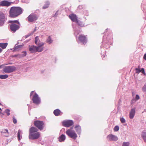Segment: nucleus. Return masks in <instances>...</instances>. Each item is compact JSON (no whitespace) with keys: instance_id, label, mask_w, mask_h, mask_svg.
Returning <instances> with one entry per match:
<instances>
[{"instance_id":"aec40b11","label":"nucleus","mask_w":146,"mask_h":146,"mask_svg":"<svg viewBox=\"0 0 146 146\" xmlns=\"http://www.w3.org/2000/svg\"><path fill=\"white\" fill-rule=\"evenodd\" d=\"M8 45V43H0V47L2 48L3 49H5Z\"/></svg>"},{"instance_id":"1a4fd4ad","label":"nucleus","mask_w":146,"mask_h":146,"mask_svg":"<svg viewBox=\"0 0 146 146\" xmlns=\"http://www.w3.org/2000/svg\"><path fill=\"white\" fill-rule=\"evenodd\" d=\"M37 19V15L33 14H30L27 17L28 21L29 22H35Z\"/></svg>"},{"instance_id":"e433bc0d","label":"nucleus","mask_w":146,"mask_h":146,"mask_svg":"<svg viewBox=\"0 0 146 146\" xmlns=\"http://www.w3.org/2000/svg\"><path fill=\"white\" fill-rule=\"evenodd\" d=\"M49 4H45L42 7L43 9H45L46 8H47L48 7Z\"/></svg>"},{"instance_id":"4be33fe9","label":"nucleus","mask_w":146,"mask_h":146,"mask_svg":"<svg viewBox=\"0 0 146 146\" xmlns=\"http://www.w3.org/2000/svg\"><path fill=\"white\" fill-rule=\"evenodd\" d=\"M141 136L145 142L146 143V132L143 131L142 134Z\"/></svg>"},{"instance_id":"393cba45","label":"nucleus","mask_w":146,"mask_h":146,"mask_svg":"<svg viewBox=\"0 0 146 146\" xmlns=\"http://www.w3.org/2000/svg\"><path fill=\"white\" fill-rule=\"evenodd\" d=\"M129 142H123L122 144V146H129Z\"/></svg>"},{"instance_id":"f257e3e1","label":"nucleus","mask_w":146,"mask_h":146,"mask_svg":"<svg viewBox=\"0 0 146 146\" xmlns=\"http://www.w3.org/2000/svg\"><path fill=\"white\" fill-rule=\"evenodd\" d=\"M23 10L19 7H11L9 11V17L15 18L23 13Z\"/></svg>"},{"instance_id":"b1692460","label":"nucleus","mask_w":146,"mask_h":146,"mask_svg":"<svg viewBox=\"0 0 146 146\" xmlns=\"http://www.w3.org/2000/svg\"><path fill=\"white\" fill-rule=\"evenodd\" d=\"M8 76V75L7 74L0 75V78L1 79H5L7 78Z\"/></svg>"},{"instance_id":"4468645a","label":"nucleus","mask_w":146,"mask_h":146,"mask_svg":"<svg viewBox=\"0 0 146 146\" xmlns=\"http://www.w3.org/2000/svg\"><path fill=\"white\" fill-rule=\"evenodd\" d=\"M69 18L72 21L75 22H78V20L76 15L72 14L69 16Z\"/></svg>"},{"instance_id":"79ce46f5","label":"nucleus","mask_w":146,"mask_h":146,"mask_svg":"<svg viewBox=\"0 0 146 146\" xmlns=\"http://www.w3.org/2000/svg\"><path fill=\"white\" fill-rule=\"evenodd\" d=\"M143 59L146 60V54H145L143 56Z\"/></svg>"},{"instance_id":"f3484780","label":"nucleus","mask_w":146,"mask_h":146,"mask_svg":"<svg viewBox=\"0 0 146 146\" xmlns=\"http://www.w3.org/2000/svg\"><path fill=\"white\" fill-rule=\"evenodd\" d=\"M118 139V138L116 136L110 134V140L116 141Z\"/></svg>"},{"instance_id":"ea45409f","label":"nucleus","mask_w":146,"mask_h":146,"mask_svg":"<svg viewBox=\"0 0 146 146\" xmlns=\"http://www.w3.org/2000/svg\"><path fill=\"white\" fill-rule=\"evenodd\" d=\"M140 72L142 73H145V70L143 68H142L140 70Z\"/></svg>"},{"instance_id":"a211bd4d","label":"nucleus","mask_w":146,"mask_h":146,"mask_svg":"<svg viewBox=\"0 0 146 146\" xmlns=\"http://www.w3.org/2000/svg\"><path fill=\"white\" fill-rule=\"evenodd\" d=\"M65 139V135L64 134H62L58 138L60 142L64 141Z\"/></svg>"},{"instance_id":"5701e85b","label":"nucleus","mask_w":146,"mask_h":146,"mask_svg":"<svg viewBox=\"0 0 146 146\" xmlns=\"http://www.w3.org/2000/svg\"><path fill=\"white\" fill-rule=\"evenodd\" d=\"M46 42L48 44H51L52 42V40L50 36H48V38L46 40Z\"/></svg>"},{"instance_id":"58836bf2","label":"nucleus","mask_w":146,"mask_h":146,"mask_svg":"<svg viewBox=\"0 0 146 146\" xmlns=\"http://www.w3.org/2000/svg\"><path fill=\"white\" fill-rule=\"evenodd\" d=\"M136 102V100L135 99H132L131 101V104H133V103H135Z\"/></svg>"},{"instance_id":"f704fd0d","label":"nucleus","mask_w":146,"mask_h":146,"mask_svg":"<svg viewBox=\"0 0 146 146\" xmlns=\"http://www.w3.org/2000/svg\"><path fill=\"white\" fill-rule=\"evenodd\" d=\"M39 38L38 37V36H36L35 38V42L36 44H37V42Z\"/></svg>"},{"instance_id":"a878e982","label":"nucleus","mask_w":146,"mask_h":146,"mask_svg":"<svg viewBox=\"0 0 146 146\" xmlns=\"http://www.w3.org/2000/svg\"><path fill=\"white\" fill-rule=\"evenodd\" d=\"M142 89L143 92L146 93V83L144 84Z\"/></svg>"},{"instance_id":"49530a36","label":"nucleus","mask_w":146,"mask_h":146,"mask_svg":"<svg viewBox=\"0 0 146 146\" xmlns=\"http://www.w3.org/2000/svg\"><path fill=\"white\" fill-rule=\"evenodd\" d=\"M2 66H0V68H1Z\"/></svg>"},{"instance_id":"a18cd8bd","label":"nucleus","mask_w":146,"mask_h":146,"mask_svg":"<svg viewBox=\"0 0 146 146\" xmlns=\"http://www.w3.org/2000/svg\"><path fill=\"white\" fill-rule=\"evenodd\" d=\"M3 50L0 48V53H1L2 51Z\"/></svg>"},{"instance_id":"ddd939ff","label":"nucleus","mask_w":146,"mask_h":146,"mask_svg":"<svg viewBox=\"0 0 146 146\" xmlns=\"http://www.w3.org/2000/svg\"><path fill=\"white\" fill-rule=\"evenodd\" d=\"M12 2H10L4 0L0 2V6L2 7H9L10 6Z\"/></svg>"},{"instance_id":"8fccbe9b","label":"nucleus","mask_w":146,"mask_h":146,"mask_svg":"<svg viewBox=\"0 0 146 146\" xmlns=\"http://www.w3.org/2000/svg\"><path fill=\"white\" fill-rule=\"evenodd\" d=\"M119 101H121L120 99H119Z\"/></svg>"},{"instance_id":"cd10ccee","label":"nucleus","mask_w":146,"mask_h":146,"mask_svg":"<svg viewBox=\"0 0 146 146\" xmlns=\"http://www.w3.org/2000/svg\"><path fill=\"white\" fill-rule=\"evenodd\" d=\"M21 46L20 45L15 46V48L13 50V51L15 52V51H17L18 50L17 49L18 48H21Z\"/></svg>"},{"instance_id":"dca6fc26","label":"nucleus","mask_w":146,"mask_h":146,"mask_svg":"<svg viewBox=\"0 0 146 146\" xmlns=\"http://www.w3.org/2000/svg\"><path fill=\"white\" fill-rule=\"evenodd\" d=\"M1 133L2 134L5 133V134L4 135L6 137H8L9 136V132L7 129H3L2 131H1Z\"/></svg>"},{"instance_id":"c85d7f7f","label":"nucleus","mask_w":146,"mask_h":146,"mask_svg":"<svg viewBox=\"0 0 146 146\" xmlns=\"http://www.w3.org/2000/svg\"><path fill=\"white\" fill-rule=\"evenodd\" d=\"M119 127L118 126H115L113 130L115 131H117L119 130Z\"/></svg>"},{"instance_id":"39448f33","label":"nucleus","mask_w":146,"mask_h":146,"mask_svg":"<svg viewBox=\"0 0 146 146\" xmlns=\"http://www.w3.org/2000/svg\"><path fill=\"white\" fill-rule=\"evenodd\" d=\"M34 125L40 130L43 129L44 126V122L39 120L35 121L34 122Z\"/></svg>"},{"instance_id":"423d86ee","label":"nucleus","mask_w":146,"mask_h":146,"mask_svg":"<svg viewBox=\"0 0 146 146\" xmlns=\"http://www.w3.org/2000/svg\"><path fill=\"white\" fill-rule=\"evenodd\" d=\"M66 133L70 137L75 139L77 137V136L74 130L71 129H68L66 131Z\"/></svg>"},{"instance_id":"3c124183","label":"nucleus","mask_w":146,"mask_h":146,"mask_svg":"<svg viewBox=\"0 0 146 146\" xmlns=\"http://www.w3.org/2000/svg\"><path fill=\"white\" fill-rule=\"evenodd\" d=\"M119 101H121L120 99H119Z\"/></svg>"},{"instance_id":"603ef678","label":"nucleus","mask_w":146,"mask_h":146,"mask_svg":"<svg viewBox=\"0 0 146 146\" xmlns=\"http://www.w3.org/2000/svg\"><path fill=\"white\" fill-rule=\"evenodd\" d=\"M1 113V111H0V113Z\"/></svg>"},{"instance_id":"bb28decb","label":"nucleus","mask_w":146,"mask_h":146,"mask_svg":"<svg viewBox=\"0 0 146 146\" xmlns=\"http://www.w3.org/2000/svg\"><path fill=\"white\" fill-rule=\"evenodd\" d=\"M21 46L20 45L15 46V48L13 50V51L15 52V51H17L18 50L17 49L18 48H21Z\"/></svg>"},{"instance_id":"6e6552de","label":"nucleus","mask_w":146,"mask_h":146,"mask_svg":"<svg viewBox=\"0 0 146 146\" xmlns=\"http://www.w3.org/2000/svg\"><path fill=\"white\" fill-rule=\"evenodd\" d=\"M33 102L36 105L39 104L40 102V98L36 93H35L33 95L32 99Z\"/></svg>"},{"instance_id":"7c9ffc66","label":"nucleus","mask_w":146,"mask_h":146,"mask_svg":"<svg viewBox=\"0 0 146 146\" xmlns=\"http://www.w3.org/2000/svg\"><path fill=\"white\" fill-rule=\"evenodd\" d=\"M120 120L122 123H124L125 122V120L123 117H121Z\"/></svg>"},{"instance_id":"37998d69","label":"nucleus","mask_w":146,"mask_h":146,"mask_svg":"<svg viewBox=\"0 0 146 146\" xmlns=\"http://www.w3.org/2000/svg\"><path fill=\"white\" fill-rule=\"evenodd\" d=\"M18 55V54L14 55L12 56L13 57H17Z\"/></svg>"},{"instance_id":"20e7f679","label":"nucleus","mask_w":146,"mask_h":146,"mask_svg":"<svg viewBox=\"0 0 146 146\" xmlns=\"http://www.w3.org/2000/svg\"><path fill=\"white\" fill-rule=\"evenodd\" d=\"M37 44V47L34 45L29 46V50L31 52L34 53L37 52H41L43 50V48L42 46L44 45V44L40 43Z\"/></svg>"},{"instance_id":"4c0bfd02","label":"nucleus","mask_w":146,"mask_h":146,"mask_svg":"<svg viewBox=\"0 0 146 146\" xmlns=\"http://www.w3.org/2000/svg\"><path fill=\"white\" fill-rule=\"evenodd\" d=\"M140 97L139 95L137 94L136 95L135 100H138L139 99Z\"/></svg>"},{"instance_id":"9d476101","label":"nucleus","mask_w":146,"mask_h":146,"mask_svg":"<svg viewBox=\"0 0 146 146\" xmlns=\"http://www.w3.org/2000/svg\"><path fill=\"white\" fill-rule=\"evenodd\" d=\"M73 124V121L70 120H65L62 122V125L66 127H70Z\"/></svg>"},{"instance_id":"09e8293b","label":"nucleus","mask_w":146,"mask_h":146,"mask_svg":"<svg viewBox=\"0 0 146 146\" xmlns=\"http://www.w3.org/2000/svg\"><path fill=\"white\" fill-rule=\"evenodd\" d=\"M0 110H1V108H0Z\"/></svg>"},{"instance_id":"412c9836","label":"nucleus","mask_w":146,"mask_h":146,"mask_svg":"<svg viewBox=\"0 0 146 146\" xmlns=\"http://www.w3.org/2000/svg\"><path fill=\"white\" fill-rule=\"evenodd\" d=\"M76 130L78 133H80L81 132V129L80 126L79 125H77L75 127Z\"/></svg>"},{"instance_id":"2eb2a0df","label":"nucleus","mask_w":146,"mask_h":146,"mask_svg":"<svg viewBox=\"0 0 146 146\" xmlns=\"http://www.w3.org/2000/svg\"><path fill=\"white\" fill-rule=\"evenodd\" d=\"M135 113V108L132 109L129 113V117L130 119H132L134 117Z\"/></svg>"},{"instance_id":"2f4dec72","label":"nucleus","mask_w":146,"mask_h":146,"mask_svg":"<svg viewBox=\"0 0 146 146\" xmlns=\"http://www.w3.org/2000/svg\"><path fill=\"white\" fill-rule=\"evenodd\" d=\"M27 54V52H22V54L21 55V57H23L26 56Z\"/></svg>"},{"instance_id":"7ed1b4c3","label":"nucleus","mask_w":146,"mask_h":146,"mask_svg":"<svg viewBox=\"0 0 146 146\" xmlns=\"http://www.w3.org/2000/svg\"><path fill=\"white\" fill-rule=\"evenodd\" d=\"M8 23L11 24L9 25V28L11 31L14 32L18 30L20 27V24L18 20H10Z\"/></svg>"},{"instance_id":"f8f14e48","label":"nucleus","mask_w":146,"mask_h":146,"mask_svg":"<svg viewBox=\"0 0 146 146\" xmlns=\"http://www.w3.org/2000/svg\"><path fill=\"white\" fill-rule=\"evenodd\" d=\"M5 20V14L2 13H0V27L3 25Z\"/></svg>"},{"instance_id":"c03bdc74","label":"nucleus","mask_w":146,"mask_h":146,"mask_svg":"<svg viewBox=\"0 0 146 146\" xmlns=\"http://www.w3.org/2000/svg\"><path fill=\"white\" fill-rule=\"evenodd\" d=\"M34 92V91H32L31 93H30V96H31L33 94V93Z\"/></svg>"},{"instance_id":"de8ad7c7","label":"nucleus","mask_w":146,"mask_h":146,"mask_svg":"<svg viewBox=\"0 0 146 146\" xmlns=\"http://www.w3.org/2000/svg\"><path fill=\"white\" fill-rule=\"evenodd\" d=\"M0 110H1V108H0Z\"/></svg>"},{"instance_id":"c756f323","label":"nucleus","mask_w":146,"mask_h":146,"mask_svg":"<svg viewBox=\"0 0 146 146\" xmlns=\"http://www.w3.org/2000/svg\"><path fill=\"white\" fill-rule=\"evenodd\" d=\"M21 133V131L20 130H19L18 131V133H17V137H18V138L19 140H20V139H21V136H20V133Z\"/></svg>"},{"instance_id":"473e14b6","label":"nucleus","mask_w":146,"mask_h":146,"mask_svg":"<svg viewBox=\"0 0 146 146\" xmlns=\"http://www.w3.org/2000/svg\"><path fill=\"white\" fill-rule=\"evenodd\" d=\"M78 22L76 23H77L80 26L82 27L84 25V24L82 22H81L79 20H78Z\"/></svg>"},{"instance_id":"0eeeda50","label":"nucleus","mask_w":146,"mask_h":146,"mask_svg":"<svg viewBox=\"0 0 146 146\" xmlns=\"http://www.w3.org/2000/svg\"><path fill=\"white\" fill-rule=\"evenodd\" d=\"M16 69L15 67L14 66H6L3 69V71L5 73H9L15 71Z\"/></svg>"},{"instance_id":"c9c22d12","label":"nucleus","mask_w":146,"mask_h":146,"mask_svg":"<svg viewBox=\"0 0 146 146\" xmlns=\"http://www.w3.org/2000/svg\"><path fill=\"white\" fill-rule=\"evenodd\" d=\"M13 123L14 124H15V123H17V120L14 117H13Z\"/></svg>"},{"instance_id":"9b49d317","label":"nucleus","mask_w":146,"mask_h":146,"mask_svg":"<svg viewBox=\"0 0 146 146\" xmlns=\"http://www.w3.org/2000/svg\"><path fill=\"white\" fill-rule=\"evenodd\" d=\"M79 41L82 42L83 44H85L87 42V38L86 36L84 35L81 34L78 37Z\"/></svg>"},{"instance_id":"6ab92c4d","label":"nucleus","mask_w":146,"mask_h":146,"mask_svg":"<svg viewBox=\"0 0 146 146\" xmlns=\"http://www.w3.org/2000/svg\"><path fill=\"white\" fill-rule=\"evenodd\" d=\"M61 112V111L57 109L54 111L53 113L56 116H58L60 115Z\"/></svg>"},{"instance_id":"72a5a7b5","label":"nucleus","mask_w":146,"mask_h":146,"mask_svg":"<svg viewBox=\"0 0 146 146\" xmlns=\"http://www.w3.org/2000/svg\"><path fill=\"white\" fill-rule=\"evenodd\" d=\"M10 110L9 109H6L5 110V112L7 113V115L9 116L10 115Z\"/></svg>"},{"instance_id":"a19ab883","label":"nucleus","mask_w":146,"mask_h":146,"mask_svg":"<svg viewBox=\"0 0 146 146\" xmlns=\"http://www.w3.org/2000/svg\"><path fill=\"white\" fill-rule=\"evenodd\" d=\"M135 70L136 71V72L137 73H139L140 72V70L138 68H136L135 69Z\"/></svg>"},{"instance_id":"f03ea898","label":"nucleus","mask_w":146,"mask_h":146,"mask_svg":"<svg viewBox=\"0 0 146 146\" xmlns=\"http://www.w3.org/2000/svg\"><path fill=\"white\" fill-rule=\"evenodd\" d=\"M38 131L37 129L35 127H31L29 129V139H38L40 136V132H38Z\"/></svg>"}]
</instances>
